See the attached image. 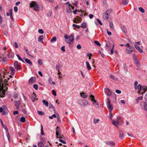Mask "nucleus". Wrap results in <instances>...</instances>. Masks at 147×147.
<instances>
[{
    "label": "nucleus",
    "mask_w": 147,
    "mask_h": 147,
    "mask_svg": "<svg viewBox=\"0 0 147 147\" xmlns=\"http://www.w3.org/2000/svg\"><path fill=\"white\" fill-rule=\"evenodd\" d=\"M36 81V78L35 77H31L29 80V82L30 83H33L34 82Z\"/></svg>",
    "instance_id": "15"
},
{
    "label": "nucleus",
    "mask_w": 147,
    "mask_h": 147,
    "mask_svg": "<svg viewBox=\"0 0 147 147\" xmlns=\"http://www.w3.org/2000/svg\"><path fill=\"white\" fill-rule=\"evenodd\" d=\"M111 11V9H108L107 10L105 13L103 14L102 17L103 19L105 20L108 19Z\"/></svg>",
    "instance_id": "4"
},
{
    "label": "nucleus",
    "mask_w": 147,
    "mask_h": 147,
    "mask_svg": "<svg viewBox=\"0 0 147 147\" xmlns=\"http://www.w3.org/2000/svg\"><path fill=\"white\" fill-rule=\"evenodd\" d=\"M56 129V135L57 136V138H61L62 137L61 136V134L60 133V128L59 127H57Z\"/></svg>",
    "instance_id": "8"
},
{
    "label": "nucleus",
    "mask_w": 147,
    "mask_h": 147,
    "mask_svg": "<svg viewBox=\"0 0 147 147\" xmlns=\"http://www.w3.org/2000/svg\"><path fill=\"white\" fill-rule=\"evenodd\" d=\"M2 113V115H6L8 114V112L5 110H4Z\"/></svg>",
    "instance_id": "40"
},
{
    "label": "nucleus",
    "mask_w": 147,
    "mask_h": 147,
    "mask_svg": "<svg viewBox=\"0 0 147 147\" xmlns=\"http://www.w3.org/2000/svg\"><path fill=\"white\" fill-rule=\"evenodd\" d=\"M14 11L16 12H17L18 10V7L16 6L14 7Z\"/></svg>",
    "instance_id": "63"
},
{
    "label": "nucleus",
    "mask_w": 147,
    "mask_h": 147,
    "mask_svg": "<svg viewBox=\"0 0 147 147\" xmlns=\"http://www.w3.org/2000/svg\"><path fill=\"white\" fill-rule=\"evenodd\" d=\"M134 47L132 46L130 47L129 48L126 49V51L129 54H131L132 53V52L134 51Z\"/></svg>",
    "instance_id": "11"
},
{
    "label": "nucleus",
    "mask_w": 147,
    "mask_h": 147,
    "mask_svg": "<svg viewBox=\"0 0 147 147\" xmlns=\"http://www.w3.org/2000/svg\"><path fill=\"white\" fill-rule=\"evenodd\" d=\"M43 36L42 35H41L39 36L38 39V41L39 42H41L42 43L43 42Z\"/></svg>",
    "instance_id": "23"
},
{
    "label": "nucleus",
    "mask_w": 147,
    "mask_h": 147,
    "mask_svg": "<svg viewBox=\"0 0 147 147\" xmlns=\"http://www.w3.org/2000/svg\"><path fill=\"white\" fill-rule=\"evenodd\" d=\"M20 121L22 123L24 122L25 121V117H21L20 119Z\"/></svg>",
    "instance_id": "33"
},
{
    "label": "nucleus",
    "mask_w": 147,
    "mask_h": 147,
    "mask_svg": "<svg viewBox=\"0 0 147 147\" xmlns=\"http://www.w3.org/2000/svg\"><path fill=\"white\" fill-rule=\"evenodd\" d=\"M97 20L100 25L102 26V24L99 19L98 18L97 19Z\"/></svg>",
    "instance_id": "57"
},
{
    "label": "nucleus",
    "mask_w": 147,
    "mask_h": 147,
    "mask_svg": "<svg viewBox=\"0 0 147 147\" xmlns=\"http://www.w3.org/2000/svg\"><path fill=\"white\" fill-rule=\"evenodd\" d=\"M139 10L142 13H143L144 12V10L142 7H140L139 8Z\"/></svg>",
    "instance_id": "44"
},
{
    "label": "nucleus",
    "mask_w": 147,
    "mask_h": 147,
    "mask_svg": "<svg viewBox=\"0 0 147 147\" xmlns=\"http://www.w3.org/2000/svg\"><path fill=\"white\" fill-rule=\"evenodd\" d=\"M38 63L40 65L42 64V62L41 59H39L38 60Z\"/></svg>",
    "instance_id": "52"
},
{
    "label": "nucleus",
    "mask_w": 147,
    "mask_h": 147,
    "mask_svg": "<svg viewBox=\"0 0 147 147\" xmlns=\"http://www.w3.org/2000/svg\"><path fill=\"white\" fill-rule=\"evenodd\" d=\"M81 27L84 28H86V24L85 22H83L81 24Z\"/></svg>",
    "instance_id": "31"
},
{
    "label": "nucleus",
    "mask_w": 147,
    "mask_h": 147,
    "mask_svg": "<svg viewBox=\"0 0 147 147\" xmlns=\"http://www.w3.org/2000/svg\"><path fill=\"white\" fill-rule=\"evenodd\" d=\"M9 69L11 72V75H13L15 74V70L13 67H9Z\"/></svg>",
    "instance_id": "17"
},
{
    "label": "nucleus",
    "mask_w": 147,
    "mask_h": 147,
    "mask_svg": "<svg viewBox=\"0 0 147 147\" xmlns=\"http://www.w3.org/2000/svg\"><path fill=\"white\" fill-rule=\"evenodd\" d=\"M65 46H62L61 48V50L63 52H65Z\"/></svg>",
    "instance_id": "59"
},
{
    "label": "nucleus",
    "mask_w": 147,
    "mask_h": 147,
    "mask_svg": "<svg viewBox=\"0 0 147 147\" xmlns=\"http://www.w3.org/2000/svg\"><path fill=\"white\" fill-rule=\"evenodd\" d=\"M86 63L87 68L88 70H90L91 69V67L90 66L89 63L87 61H86Z\"/></svg>",
    "instance_id": "21"
},
{
    "label": "nucleus",
    "mask_w": 147,
    "mask_h": 147,
    "mask_svg": "<svg viewBox=\"0 0 147 147\" xmlns=\"http://www.w3.org/2000/svg\"><path fill=\"white\" fill-rule=\"evenodd\" d=\"M99 120V119H94L93 121V123H96L98 122Z\"/></svg>",
    "instance_id": "51"
},
{
    "label": "nucleus",
    "mask_w": 147,
    "mask_h": 147,
    "mask_svg": "<svg viewBox=\"0 0 147 147\" xmlns=\"http://www.w3.org/2000/svg\"><path fill=\"white\" fill-rule=\"evenodd\" d=\"M135 47L138 51L140 53H142L143 52V50L141 49L140 47L138 45H134Z\"/></svg>",
    "instance_id": "14"
},
{
    "label": "nucleus",
    "mask_w": 147,
    "mask_h": 147,
    "mask_svg": "<svg viewBox=\"0 0 147 147\" xmlns=\"http://www.w3.org/2000/svg\"><path fill=\"white\" fill-rule=\"evenodd\" d=\"M109 76L110 78L112 79H113L115 80H117V79L115 78L113 75H110Z\"/></svg>",
    "instance_id": "34"
},
{
    "label": "nucleus",
    "mask_w": 147,
    "mask_h": 147,
    "mask_svg": "<svg viewBox=\"0 0 147 147\" xmlns=\"http://www.w3.org/2000/svg\"><path fill=\"white\" fill-rule=\"evenodd\" d=\"M38 146L39 147H43L44 145L42 142H40L38 143Z\"/></svg>",
    "instance_id": "39"
},
{
    "label": "nucleus",
    "mask_w": 147,
    "mask_h": 147,
    "mask_svg": "<svg viewBox=\"0 0 147 147\" xmlns=\"http://www.w3.org/2000/svg\"><path fill=\"white\" fill-rule=\"evenodd\" d=\"M30 7H33L34 10L36 11L39 10L38 5L35 2L32 1L30 4Z\"/></svg>",
    "instance_id": "5"
},
{
    "label": "nucleus",
    "mask_w": 147,
    "mask_h": 147,
    "mask_svg": "<svg viewBox=\"0 0 147 147\" xmlns=\"http://www.w3.org/2000/svg\"><path fill=\"white\" fill-rule=\"evenodd\" d=\"M24 50L25 51H26V54L27 55H29V56H31V55L29 54V52H28V50L26 48V47H24Z\"/></svg>",
    "instance_id": "32"
},
{
    "label": "nucleus",
    "mask_w": 147,
    "mask_h": 147,
    "mask_svg": "<svg viewBox=\"0 0 147 147\" xmlns=\"http://www.w3.org/2000/svg\"><path fill=\"white\" fill-rule=\"evenodd\" d=\"M81 96L84 98H86L88 96V95L84 92H82L80 93Z\"/></svg>",
    "instance_id": "19"
},
{
    "label": "nucleus",
    "mask_w": 147,
    "mask_h": 147,
    "mask_svg": "<svg viewBox=\"0 0 147 147\" xmlns=\"http://www.w3.org/2000/svg\"><path fill=\"white\" fill-rule=\"evenodd\" d=\"M69 40H65V42L67 44H70L71 42H73L74 40V36L72 34L70 35L69 36Z\"/></svg>",
    "instance_id": "6"
},
{
    "label": "nucleus",
    "mask_w": 147,
    "mask_h": 147,
    "mask_svg": "<svg viewBox=\"0 0 147 147\" xmlns=\"http://www.w3.org/2000/svg\"><path fill=\"white\" fill-rule=\"evenodd\" d=\"M16 56L18 58V59L20 61H21L22 62L24 63L25 62L24 61L22 60V58L20 57V56H19V55L18 54L16 55Z\"/></svg>",
    "instance_id": "30"
},
{
    "label": "nucleus",
    "mask_w": 147,
    "mask_h": 147,
    "mask_svg": "<svg viewBox=\"0 0 147 147\" xmlns=\"http://www.w3.org/2000/svg\"><path fill=\"white\" fill-rule=\"evenodd\" d=\"M135 89H138L139 93L143 94L147 91V87L146 86H141V84H139L138 85L135 86Z\"/></svg>",
    "instance_id": "1"
},
{
    "label": "nucleus",
    "mask_w": 147,
    "mask_h": 147,
    "mask_svg": "<svg viewBox=\"0 0 147 147\" xmlns=\"http://www.w3.org/2000/svg\"><path fill=\"white\" fill-rule=\"evenodd\" d=\"M133 59L136 65L138 67H140V61L137 58L136 55L134 54H133Z\"/></svg>",
    "instance_id": "3"
},
{
    "label": "nucleus",
    "mask_w": 147,
    "mask_h": 147,
    "mask_svg": "<svg viewBox=\"0 0 147 147\" xmlns=\"http://www.w3.org/2000/svg\"><path fill=\"white\" fill-rule=\"evenodd\" d=\"M33 96H32L31 97V99L34 102L35 101V100L36 99L38 100V99L37 98H36V94H35L34 93L33 94Z\"/></svg>",
    "instance_id": "18"
},
{
    "label": "nucleus",
    "mask_w": 147,
    "mask_h": 147,
    "mask_svg": "<svg viewBox=\"0 0 147 147\" xmlns=\"http://www.w3.org/2000/svg\"><path fill=\"white\" fill-rule=\"evenodd\" d=\"M107 104L108 109L109 110V111H112L113 109V107L111 104L109 98H107Z\"/></svg>",
    "instance_id": "7"
},
{
    "label": "nucleus",
    "mask_w": 147,
    "mask_h": 147,
    "mask_svg": "<svg viewBox=\"0 0 147 147\" xmlns=\"http://www.w3.org/2000/svg\"><path fill=\"white\" fill-rule=\"evenodd\" d=\"M90 97L92 98L91 101H92V102L94 101L95 102H96V101L94 99V97L93 95L91 94L90 96Z\"/></svg>",
    "instance_id": "28"
},
{
    "label": "nucleus",
    "mask_w": 147,
    "mask_h": 147,
    "mask_svg": "<svg viewBox=\"0 0 147 147\" xmlns=\"http://www.w3.org/2000/svg\"><path fill=\"white\" fill-rule=\"evenodd\" d=\"M0 121L3 127L6 130V131H7V130H8V129L7 127L3 124L2 120L1 119L0 120Z\"/></svg>",
    "instance_id": "22"
},
{
    "label": "nucleus",
    "mask_w": 147,
    "mask_h": 147,
    "mask_svg": "<svg viewBox=\"0 0 147 147\" xmlns=\"http://www.w3.org/2000/svg\"><path fill=\"white\" fill-rule=\"evenodd\" d=\"M140 105L142 108L145 111H147V103L144 101L141 102Z\"/></svg>",
    "instance_id": "9"
},
{
    "label": "nucleus",
    "mask_w": 147,
    "mask_h": 147,
    "mask_svg": "<svg viewBox=\"0 0 147 147\" xmlns=\"http://www.w3.org/2000/svg\"><path fill=\"white\" fill-rule=\"evenodd\" d=\"M42 102L43 103V104L46 106L47 107L48 106L49 103L47 100H42Z\"/></svg>",
    "instance_id": "26"
},
{
    "label": "nucleus",
    "mask_w": 147,
    "mask_h": 147,
    "mask_svg": "<svg viewBox=\"0 0 147 147\" xmlns=\"http://www.w3.org/2000/svg\"><path fill=\"white\" fill-rule=\"evenodd\" d=\"M59 141L62 143L63 144H66V143L65 141H64L63 140H62L61 139H59Z\"/></svg>",
    "instance_id": "55"
},
{
    "label": "nucleus",
    "mask_w": 147,
    "mask_h": 147,
    "mask_svg": "<svg viewBox=\"0 0 147 147\" xmlns=\"http://www.w3.org/2000/svg\"><path fill=\"white\" fill-rule=\"evenodd\" d=\"M83 103L84 105H88L87 101L86 100H84L83 101Z\"/></svg>",
    "instance_id": "61"
},
{
    "label": "nucleus",
    "mask_w": 147,
    "mask_h": 147,
    "mask_svg": "<svg viewBox=\"0 0 147 147\" xmlns=\"http://www.w3.org/2000/svg\"><path fill=\"white\" fill-rule=\"evenodd\" d=\"M6 134L8 138V140H9L10 139V137H9V134L8 131V130H7V131H6Z\"/></svg>",
    "instance_id": "41"
},
{
    "label": "nucleus",
    "mask_w": 147,
    "mask_h": 147,
    "mask_svg": "<svg viewBox=\"0 0 147 147\" xmlns=\"http://www.w3.org/2000/svg\"><path fill=\"white\" fill-rule=\"evenodd\" d=\"M37 113L38 114L41 115H44V113L41 111H38Z\"/></svg>",
    "instance_id": "42"
},
{
    "label": "nucleus",
    "mask_w": 147,
    "mask_h": 147,
    "mask_svg": "<svg viewBox=\"0 0 147 147\" xmlns=\"http://www.w3.org/2000/svg\"><path fill=\"white\" fill-rule=\"evenodd\" d=\"M56 67L57 70L58 71H59V68H60V65L59 63H58L56 65Z\"/></svg>",
    "instance_id": "37"
},
{
    "label": "nucleus",
    "mask_w": 147,
    "mask_h": 147,
    "mask_svg": "<svg viewBox=\"0 0 147 147\" xmlns=\"http://www.w3.org/2000/svg\"><path fill=\"white\" fill-rule=\"evenodd\" d=\"M52 92L54 96H56L57 94H56V93L55 91V90H52Z\"/></svg>",
    "instance_id": "56"
},
{
    "label": "nucleus",
    "mask_w": 147,
    "mask_h": 147,
    "mask_svg": "<svg viewBox=\"0 0 147 147\" xmlns=\"http://www.w3.org/2000/svg\"><path fill=\"white\" fill-rule=\"evenodd\" d=\"M41 134L42 135H44V133L43 131V128L42 125H41Z\"/></svg>",
    "instance_id": "35"
},
{
    "label": "nucleus",
    "mask_w": 147,
    "mask_h": 147,
    "mask_svg": "<svg viewBox=\"0 0 147 147\" xmlns=\"http://www.w3.org/2000/svg\"><path fill=\"white\" fill-rule=\"evenodd\" d=\"M120 119H121V118L119 117H117L116 118V120L117 123L118 125H120V124L119 123V121Z\"/></svg>",
    "instance_id": "38"
},
{
    "label": "nucleus",
    "mask_w": 147,
    "mask_h": 147,
    "mask_svg": "<svg viewBox=\"0 0 147 147\" xmlns=\"http://www.w3.org/2000/svg\"><path fill=\"white\" fill-rule=\"evenodd\" d=\"M14 65L16 69L17 70H20L21 69V66L18 64V62L16 61L14 63Z\"/></svg>",
    "instance_id": "10"
},
{
    "label": "nucleus",
    "mask_w": 147,
    "mask_h": 147,
    "mask_svg": "<svg viewBox=\"0 0 147 147\" xmlns=\"http://www.w3.org/2000/svg\"><path fill=\"white\" fill-rule=\"evenodd\" d=\"M0 76H1L0 77V90H1L0 92H2L1 93L3 95H5V90L3 89L5 87V86L7 85V84H4L3 83V78H1V74H0Z\"/></svg>",
    "instance_id": "2"
},
{
    "label": "nucleus",
    "mask_w": 147,
    "mask_h": 147,
    "mask_svg": "<svg viewBox=\"0 0 147 147\" xmlns=\"http://www.w3.org/2000/svg\"><path fill=\"white\" fill-rule=\"evenodd\" d=\"M72 26L73 27H75V28H77L78 29L80 28V26H79L74 24H73Z\"/></svg>",
    "instance_id": "50"
},
{
    "label": "nucleus",
    "mask_w": 147,
    "mask_h": 147,
    "mask_svg": "<svg viewBox=\"0 0 147 147\" xmlns=\"http://www.w3.org/2000/svg\"><path fill=\"white\" fill-rule=\"evenodd\" d=\"M105 91L106 93H107V92H110L111 93V92L109 90L108 88H106L105 89Z\"/></svg>",
    "instance_id": "64"
},
{
    "label": "nucleus",
    "mask_w": 147,
    "mask_h": 147,
    "mask_svg": "<svg viewBox=\"0 0 147 147\" xmlns=\"http://www.w3.org/2000/svg\"><path fill=\"white\" fill-rule=\"evenodd\" d=\"M112 111H109L110 113V115H109V116H110V119L111 120L112 119V118L113 117V114L111 112Z\"/></svg>",
    "instance_id": "46"
},
{
    "label": "nucleus",
    "mask_w": 147,
    "mask_h": 147,
    "mask_svg": "<svg viewBox=\"0 0 147 147\" xmlns=\"http://www.w3.org/2000/svg\"><path fill=\"white\" fill-rule=\"evenodd\" d=\"M18 95L17 94H15L14 95V98L16 99H18Z\"/></svg>",
    "instance_id": "54"
},
{
    "label": "nucleus",
    "mask_w": 147,
    "mask_h": 147,
    "mask_svg": "<svg viewBox=\"0 0 147 147\" xmlns=\"http://www.w3.org/2000/svg\"><path fill=\"white\" fill-rule=\"evenodd\" d=\"M34 88L36 90H37L38 88V85L36 84H34L33 85Z\"/></svg>",
    "instance_id": "48"
},
{
    "label": "nucleus",
    "mask_w": 147,
    "mask_h": 147,
    "mask_svg": "<svg viewBox=\"0 0 147 147\" xmlns=\"http://www.w3.org/2000/svg\"><path fill=\"white\" fill-rule=\"evenodd\" d=\"M26 62L29 64L30 66H32V63L31 61L28 58H26L25 59Z\"/></svg>",
    "instance_id": "20"
},
{
    "label": "nucleus",
    "mask_w": 147,
    "mask_h": 147,
    "mask_svg": "<svg viewBox=\"0 0 147 147\" xmlns=\"http://www.w3.org/2000/svg\"><path fill=\"white\" fill-rule=\"evenodd\" d=\"M110 45H111L110 42L109 41H107L106 42V46L108 49L110 48Z\"/></svg>",
    "instance_id": "25"
},
{
    "label": "nucleus",
    "mask_w": 147,
    "mask_h": 147,
    "mask_svg": "<svg viewBox=\"0 0 147 147\" xmlns=\"http://www.w3.org/2000/svg\"><path fill=\"white\" fill-rule=\"evenodd\" d=\"M105 143L111 146H113L115 145V143L113 141H106Z\"/></svg>",
    "instance_id": "12"
},
{
    "label": "nucleus",
    "mask_w": 147,
    "mask_h": 147,
    "mask_svg": "<svg viewBox=\"0 0 147 147\" xmlns=\"http://www.w3.org/2000/svg\"><path fill=\"white\" fill-rule=\"evenodd\" d=\"M106 30L107 31V32L108 35L110 36L112 34L111 32H110L109 31L107 28Z\"/></svg>",
    "instance_id": "58"
},
{
    "label": "nucleus",
    "mask_w": 147,
    "mask_h": 147,
    "mask_svg": "<svg viewBox=\"0 0 147 147\" xmlns=\"http://www.w3.org/2000/svg\"><path fill=\"white\" fill-rule=\"evenodd\" d=\"M38 32L40 34H43L44 33L43 30L42 29H39L38 30Z\"/></svg>",
    "instance_id": "47"
},
{
    "label": "nucleus",
    "mask_w": 147,
    "mask_h": 147,
    "mask_svg": "<svg viewBox=\"0 0 147 147\" xmlns=\"http://www.w3.org/2000/svg\"><path fill=\"white\" fill-rule=\"evenodd\" d=\"M121 29L123 32L124 34L126 35L127 32V30L125 26L123 25L121 27Z\"/></svg>",
    "instance_id": "13"
},
{
    "label": "nucleus",
    "mask_w": 147,
    "mask_h": 147,
    "mask_svg": "<svg viewBox=\"0 0 147 147\" xmlns=\"http://www.w3.org/2000/svg\"><path fill=\"white\" fill-rule=\"evenodd\" d=\"M112 123L114 125L116 126H117L118 124L115 121L113 120L112 121Z\"/></svg>",
    "instance_id": "53"
},
{
    "label": "nucleus",
    "mask_w": 147,
    "mask_h": 147,
    "mask_svg": "<svg viewBox=\"0 0 147 147\" xmlns=\"http://www.w3.org/2000/svg\"><path fill=\"white\" fill-rule=\"evenodd\" d=\"M119 138L121 139H123L124 138V135L123 131L120 130L119 132Z\"/></svg>",
    "instance_id": "16"
},
{
    "label": "nucleus",
    "mask_w": 147,
    "mask_h": 147,
    "mask_svg": "<svg viewBox=\"0 0 147 147\" xmlns=\"http://www.w3.org/2000/svg\"><path fill=\"white\" fill-rule=\"evenodd\" d=\"M14 103L15 104V106L19 105L20 104V100L14 101Z\"/></svg>",
    "instance_id": "29"
},
{
    "label": "nucleus",
    "mask_w": 147,
    "mask_h": 147,
    "mask_svg": "<svg viewBox=\"0 0 147 147\" xmlns=\"http://www.w3.org/2000/svg\"><path fill=\"white\" fill-rule=\"evenodd\" d=\"M110 28L112 29H113V25L112 22H110Z\"/></svg>",
    "instance_id": "60"
},
{
    "label": "nucleus",
    "mask_w": 147,
    "mask_h": 147,
    "mask_svg": "<svg viewBox=\"0 0 147 147\" xmlns=\"http://www.w3.org/2000/svg\"><path fill=\"white\" fill-rule=\"evenodd\" d=\"M94 42L95 44H96V45H97L98 46H100L101 45L100 44V43L99 42H98L97 41H96V40L94 41Z\"/></svg>",
    "instance_id": "45"
},
{
    "label": "nucleus",
    "mask_w": 147,
    "mask_h": 147,
    "mask_svg": "<svg viewBox=\"0 0 147 147\" xmlns=\"http://www.w3.org/2000/svg\"><path fill=\"white\" fill-rule=\"evenodd\" d=\"M122 3L125 5H126L128 4V2L127 0H122Z\"/></svg>",
    "instance_id": "36"
},
{
    "label": "nucleus",
    "mask_w": 147,
    "mask_h": 147,
    "mask_svg": "<svg viewBox=\"0 0 147 147\" xmlns=\"http://www.w3.org/2000/svg\"><path fill=\"white\" fill-rule=\"evenodd\" d=\"M57 40V38L55 37H53L51 40V42L56 41Z\"/></svg>",
    "instance_id": "43"
},
{
    "label": "nucleus",
    "mask_w": 147,
    "mask_h": 147,
    "mask_svg": "<svg viewBox=\"0 0 147 147\" xmlns=\"http://www.w3.org/2000/svg\"><path fill=\"white\" fill-rule=\"evenodd\" d=\"M2 61L4 63L6 62L7 61V59L6 58L3 57L1 58Z\"/></svg>",
    "instance_id": "49"
},
{
    "label": "nucleus",
    "mask_w": 147,
    "mask_h": 147,
    "mask_svg": "<svg viewBox=\"0 0 147 147\" xmlns=\"http://www.w3.org/2000/svg\"><path fill=\"white\" fill-rule=\"evenodd\" d=\"M142 98H143V96H140V97H138L136 99V100L137 102V103H138L139 102L140 100H142Z\"/></svg>",
    "instance_id": "27"
},
{
    "label": "nucleus",
    "mask_w": 147,
    "mask_h": 147,
    "mask_svg": "<svg viewBox=\"0 0 147 147\" xmlns=\"http://www.w3.org/2000/svg\"><path fill=\"white\" fill-rule=\"evenodd\" d=\"M114 47V45H113V47H112V49H111V54H112L113 53V52H114V50H113V47Z\"/></svg>",
    "instance_id": "62"
},
{
    "label": "nucleus",
    "mask_w": 147,
    "mask_h": 147,
    "mask_svg": "<svg viewBox=\"0 0 147 147\" xmlns=\"http://www.w3.org/2000/svg\"><path fill=\"white\" fill-rule=\"evenodd\" d=\"M48 82L49 83L51 84H52L53 85H54L55 84V82L52 81L51 77H50L49 78V79L48 80Z\"/></svg>",
    "instance_id": "24"
}]
</instances>
